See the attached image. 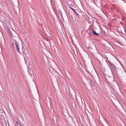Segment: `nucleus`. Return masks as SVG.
<instances>
[{
    "label": "nucleus",
    "instance_id": "nucleus-3",
    "mask_svg": "<svg viewBox=\"0 0 126 126\" xmlns=\"http://www.w3.org/2000/svg\"><path fill=\"white\" fill-rule=\"evenodd\" d=\"M110 66L114 70H116V68L115 66L112 64H111Z\"/></svg>",
    "mask_w": 126,
    "mask_h": 126
},
{
    "label": "nucleus",
    "instance_id": "nucleus-5",
    "mask_svg": "<svg viewBox=\"0 0 126 126\" xmlns=\"http://www.w3.org/2000/svg\"><path fill=\"white\" fill-rule=\"evenodd\" d=\"M7 31L8 32L9 34V35H10V34H11V35L12 36V34L11 33V31L8 28Z\"/></svg>",
    "mask_w": 126,
    "mask_h": 126
},
{
    "label": "nucleus",
    "instance_id": "nucleus-2",
    "mask_svg": "<svg viewBox=\"0 0 126 126\" xmlns=\"http://www.w3.org/2000/svg\"><path fill=\"white\" fill-rule=\"evenodd\" d=\"M92 33L93 34L96 35H99V33H97L95 31L93 30H92Z\"/></svg>",
    "mask_w": 126,
    "mask_h": 126
},
{
    "label": "nucleus",
    "instance_id": "nucleus-8",
    "mask_svg": "<svg viewBox=\"0 0 126 126\" xmlns=\"http://www.w3.org/2000/svg\"><path fill=\"white\" fill-rule=\"evenodd\" d=\"M22 52L23 53H24L25 54H26V52L25 51L23 50Z\"/></svg>",
    "mask_w": 126,
    "mask_h": 126
},
{
    "label": "nucleus",
    "instance_id": "nucleus-7",
    "mask_svg": "<svg viewBox=\"0 0 126 126\" xmlns=\"http://www.w3.org/2000/svg\"><path fill=\"white\" fill-rule=\"evenodd\" d=\"M69 8L71 9L73 12H74L76 13V12H75V10L73 8L71 7H69Z\"/></svg>",
    "mask_w": 126,
    "mask_h": 126
},
{
    "label": "nucleus",
    "instance_id": "nucleus-6",
    "mask_svg": "<svg viewBox=\"0 0 126 126\" xmlns=\"http://www.w3.org/2000/svg\"><path fill=\"white\" fill-rule=\"evenodd\" d=\"M90 83L91 84V85H92V86H94V84L93 82L91 80L90 81Z\"/></svg>",
    "mask_w": 126,
    "mask_h": 126
},
{
    "label": "nucleus",
    "instance_id": "nucleus-10",
    "mask_svg": "<svg viewBox=\"0 0 126 126\" xmlns=\"http://www.w3.org/2000/svg\"><path fill=\"white\" fill-rule=\"evenodd\" d=\"M108 62H109V63H110V61H109V60H108Z\"/></svg>",
    "mask_w": 126,
    "mask_h": 126
},
{
    "label": "nucleus",
    "instance_id": "nucleus-9",
    "mask_svg": "<svg viewBox=\"0 0 126 126\" xmlns=\"http://www.w3.org/2000/svg\"><path fill=\"white\" fill-rule=\"evenodd\" d=\"M109 63L110 64V65H111V64H112L110 62V63Z\"/></svg>",
    "mask_w": 126,
    "mask_h": 126
},
{
    "label": "nucleus",
    "instance_id": "nucleus-4",
    "mask_svg": "<svg viewBox=\"0 0 126 126\" xmlns=\"http://www.w3.org/2000/svg\"><path fill=\"white\" fill-rule=\"evenodd\" d=\"M58 13L59 14L60 16L61 17H63V16L62 15V13L61 12V11H60V10L59 11H58Z\"/></svg>",
    "mask_w": 126,
    "mask_h": 126
},
{
    "label": "nucleus",
    "instance_id": "nucleus-1",
    "mask_svg": "<svg viewBox=\"0 0 126 126\" xmlns=\"http://www.w3.org/2000/svg\"><path fill=\"white\" fill-rule=\"evenodd\" d=\"M15 44L16 45V47L17 48V50L18 51V52L19 53H21V52L19 50V45L18 44V43L15 40Z\"/></svg>",
    "mask_w": 126,
    "mask_h": 126
}]
</instances>
